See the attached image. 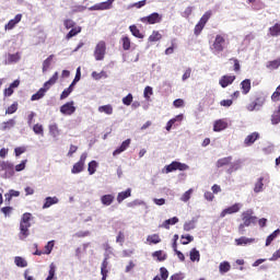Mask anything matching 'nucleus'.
I'll use <instances>...</instances> for the list:
<instances>
[{
    "label": "nucleus",
    "mask_w": 280,
    "mask_h": 280,
    "mask_svg": "<svg viewBox=\"0 0 280 280\" xmlns=\"http://www.w3.org/2000/svg\"><path fill=\"white\" fill-rule=\"evenodd\" d=\"M19 110V104L13 103L11 106H9L5 110V115H14Z\"/></svg>",
    "instance_id": "obj_51"
},
{
    "label": "nucleus",
    "mask_w": 280,
    "mask_h": 280,
    "mask_svg": "<svg viewBox=\"0 0 280 280\" xmlns=\"http://www.w3.org/2000/svg\"><path fill=\"white\" fill-rule=\"evenodd\" d=\"M258 139H259V133L253 132L245 138L244 144L247 147L253 145V143H255V141H257Z\"/></svg>",
    "instance_id": "obj_22"
},
{
    "label": "nucleus",
    "mask_w": 280,
    "mask_h": 280,
    "mask_svg": "<svg viewBox=\"0 0 280 280\" xmlns=\"http://www.w3.org/2000/svg\"><path fill=\"white\" fill-rule=\"evenodd\" d=\"M58 82V72H55L54 75L44 83V86L40 88L35 94L32 95L31 101L36 102L43 100L45 94Z\"/></svg>",
    "instance_id": "obj_1"
},
{
    "label": "nucleus",
    "mask_w": 280,
    "mask_h": 280,
    "mask_svg": "<svg viewBox=\"0 0 280 280\" xmlns=\"http://www.w3.org/2000/svg\"><path fill=\"white\" fill-rule=\"evenodd\" d=\"M241 89L243 95H248V93H250V79H245L244 81H242Z\"/></svg>",
    "instance_id": "obj_23"
},
{
    "label": "nucleus",
    "mask_w": 280,
    "mask_h": 280,
    "mask_svg": "<svg viewBox=\"0 0 280 280\" xmlns=\"http://www.w3.org/2000/svg\"><path fill=\"white\" fill-rule=\"evenodd\" d=\"M80 32H82V27L80 26L71 28V31L66 35L67 40L73 38V36H78Z\"/></svg>",
    "instance_id": "obj_34"
},
{
    "label": "nucleus",
    "mask_w": 280,
    "mask_h": 280,
    "mask_svg": "<svg viewBox=\"0 0 280 280\" xmlns=\"http://www.w3.org/2000/svg\"><path fill=\"white\" fill-rule=\"evenodd\" d=\"M231 270V262L230 261H222L219 265V272L220 275H226Z\"/></svg>",
    "instance_id": "obj_24"
},
{
    "label": "nucleus",
    "mask_w": 280,
    "mask_h": 280,
    "mask_svg": "<svg viewBox=\"0 0 280 280\" xmlns=\"http://www.w3.org/2000/svg\"><path fill=\"white\" fill-rule=\"evenodd\" d=\"M243 205L242 203H234L233 206L225 208L221 214L220 218H226V215H231L233 213H237L240 212V210L242 209Z\"/></svg>",
    "instance_id": "obj_10"
},
{
    "label": "nucleus",
    "mask_w": 280,
    "mask_h": 280,
    "mask_svg": "<svg viewBox=\"0 0 280 280\" xmlns=\"http://www.w3.org/2000/svg\"><path fill=\"white\" fill-rule=\"evenodd\" d=\"M27 165V160L22 161L20 164L15 165V172H23Z\"/></svg>",
    "instance_id": "obj_63"
},
{
    "label": "nucleus",
    "mask_w": 280,
    "mask_h": 280,
    "mask_svg": "<svg viewBox=\"0 0 280 280\" xmlns=\"http://www.w3.org/2000/svg\"><path fill=\"white\" fill-rule=\"evenodd\" d=\"M0 176L1 178H12L14 176V164L10 162H0Z\"/></svg>",
    "instance_id": "obj_5"
},
{
    "label": "nucleus",
    "mask_w": 280,
    "mask_h": 280,
    "mask_svg": "<svg viewBox=\"0 0 280 280\" xmlns=\"http://www.w3.org/2000/svg\"><path fill=\"white\" fill-rule=\"evenodd\" d=\"M113 3L115 0H107L105 2L96 3L89 8L90 12L102 11V10H110L113 8Z\"/></svg>",
    "instance_id": "obj_9"
},
{
    "label": "nucleus",
    "mask_w": 280,
    "mask_h": 280,
    "mask_svg": "<svg viewBox=\"0 0 280 280\" xmlns=\"http://www.w3.org/2000/svg\"><path fill=\"white\" fill-rule=\"evenodd\" d=\"M121 43H122V49H124L125 51H128V50L130 49V45H131L130 37H128V36H122Z\"/></svg>",
    "instance_id": "obj_47"
},
{
    "label": "nucleus",
    "mask_w": 280,
    "mask_h": 280,
    "mask_svg": "<svg viewBox=\"0 0 280 280\" xmlns=\"http://www.w3.org/2000/svg\"><path fill=\"white\" fill-rule=\"evenodd\" d=\"M190 261H200V252L197 250L196 248H192L190 250Z\"/></svg>",
    "instance_id": "obj_41"
},
{
    "label": "nucleus",
    "mask_w": 280,
    "mask_h": 280,
    "mask_svg": "<svg viewBox=\"0 0 280 280\" xmlns=\"http://www.w3.org/2000/svg\"><path fill=\"white\" fill-rule=\"evenodd\" d=\"M132 94L129 93L127 96L122 98V104H125V106H130V104H132Z\"/></svg>",
    "instance_id": "obj_60"
},
{
    "label": "nucleus",
    "mask_w": 280,
    "mask_h": 280,
    "mask_svg": "<svg viewBox=\"0 0 280 280\" xmlns=\"http://www.w3.org/2000/svg\"><path fill=\"white\" fill-rule=\"evenodd\" d=\"M129 30L136 38H143V34H141V31L137 27V25L129 26Z\"/></svg>",
    "instance_id": "obj_37"
},
{
    "label": "nucleus",
    "mask_w": 280,
    "mask_h": 280,
    "mask_svg": "<svg viewBox=\"0 0 280 280\" xmlns=\"http://www.w3.org/2000/svg\"><path fill=\"white\" fill-rule=\"evenodd\" d=\"M194 229H196V221L191 220V221H188L184 224V231H194Z\"/></svg>",
    "instance_id": "obj_52"
},
{
    "label": "nucleus",
    "mask_w": 280,
    "mask_h": 280,
    "mask_svg": "<svg viewBox=\"0 0 280 280\" xmlns=\"http://www.w3.org/2000/svg\"><path fill=\"white\" fill-rule=\"evenodd\" d=\"M21 19H23L22 14H16L13 20H10L8 24H5L4 30L10 31L13 27H16L19 23H21Z\"/></svg>",
    "instance_id": "obj_14"
},
{
    "label": "nucleus",
    "mask_w": 280,
    "mask_h": 280,
    "mask_svg": "<svg viewBox=\"0 0 280 280\" xmlns=\"http://www.w3.org/2000/svg\"><path fill=\"white\" fill-rule=\"evenodd\" d=\"M127 207H145V209H148V203L141 199H135L133 201L129 202Z\"/></svg>",
    "instance_id": "obj_31"
},
{
    "label": "nucleus",
    "mask_w": 280,
    "mask_h": 280,
    "mask_svg": "<svg viewBox=\"0 0 280 280\" xmlns=\"http://www.w3.org/2000/svg\"><path fill=\"white\" fill-rule=\"evenodd\" d=\"M92 78L94 80H102V78H108V75L106 74V71H101V72L93 71Z\"/></svg>",
    "instance_id": "obj_50"
},
{
    "label": "nucleus",
    "mask_w": 280,
    "mask_h": 280,
    "mask_svg": "<svg viewBox=\"0 0 280 280\" xmlns=\"http://www.w3.org/2000/svg\"><path fill=\"white\" fill-rule=\"evenodd\" d=\"M98 113H104L105 115H113V105H102L98 107Z\"/></svg>",
    "instance_id": "obj_32"
},
{
    "label": "nucleus",
    "mask_w": 280,
    "mask_h": 280,
    "mask_svg": "<svg viewBox=\"0 0 280 280\" xmlns=\"http://www.w3.org/2000/svg\"><path fill=\"white\" fill-rule=\"evenodd\" d=\"M101 202L104 207H110L113 202H115V196L114 195H103L101 197Z\"/></svg>",
    "instance_id": "obj_18"
},
{
    "label": "nucleus",
    "mask_w": 280,
    "mask_h": 280,
    "mask_svg": "<svg viewBox=\"0 0 280 280\" xmlns=\"http://www.w3.org/2000/svg\"><path fill=\"white\" fill-rule=\"evenodd\" d=\"M232 82H235V75H223L220 79L219 84L222 89H226V86H230Z\"/></svg>",
    "instance_id": "obj_15"
},
{
    "label": "nucleus",
    "mask_w": 280,
    "mask_h": 280,
    "mask_svg": "<svg viewBox=\"0 0 280 280\" xmlns=\"http://www.w3.org/2000/svg\"><path fill=\"white\" fill-rule=\"evenodd\" d=\"M101 272H108V256H105L101 265Z\"/></svg>",
    "instance_id": "obj_57"
},
{
    "label": "nucleus",
    "mask_w": 280,
    "mask_h": 280,
    "mask_svg": "<svg viewBox=\"0 0 280 280\" xmlns=\"http://www.w3.org/2000/svg\"><path fill=\"white\" fill-rule=\"evenodd\" d=\"M182 240H186V241H182V244L184 245V246H187V244H189L190 242H194V236H191V235H182Z\"/></svg>",
    "instance_id": "obj_61"
},
{
    "label": "nucleus",
    "mask_w": 280,
    "mask_h": 280,
    "mask_svg": "<svg viewBox=\"0 0 280 280\" xmlns=\"http://www.w3.org/2000/svg\"><path fill=\"white\" fill-rule=\"evenodd\" d=\"M266 104V96L264 94H259L255 101L246 105V110L249 113H253L254 110H259L260 108H264V105Z\"/></svg>",
    "instance_id": "obj_6"
},
{
    "label": "nucleus",
    "mask_w": 280,
    "mask_h": 280,
    "mask_svg": "<svg viewBox=\"0 0 280 280\" xmlns=\"http://www.w3.org/2000/svg\"><path fill=\"white\" fill-rule=\"evenodd\" d=\"M71 93H73V85H69L68 89L63 90L61 95H60V100H67V97L69 95H71Z\"/></svg>",
    "instance_id": "obj_49"
},
{
    "label": "nucleus",
    "mask_w": 280,
    "mask_h": 280,
    "mask_svg": "<svg viewBox=\"0 0 280 280\" xmlns=\"http://www.w3.org/2000/svg\"><path fill=\"white\" fill-rule=\"evenodd\" d=\"M73 104H74L73 101L63 104L60 107V114L61 115H73V113H75V106H73Z\"/></svg>",
    "instance_id": "obj_11"
},
{
    "label": "nucleus",
    "mask_w": 280,
    "mask_h": 280,
    "mask_svg": "<svg viewBox=\"0 0 280 280\" xmlns=\"http://www.w3.org/2000/svg\"><path fill=\"white\" fill-rule=\"evenodd\" d=\"M81 172H84V164H81V162H77L72 170L71 173L72 174H80Z\"/></svg>",
    "instance_id": "obj_38"
},
{
    "label": "nucleus",
    "mask_w": 280,
    "mask_h": 280,
    "mask_svg": "<svg viewBox=\"0 0 280 280\" xmlns=\"http://www.w3.org/2000/svg\"><path fill=\"white\" fill-rule=\"evenodd\" d=\"M150 95H154V91L152 90V86L148 85L144 88L143 97L150 100Z\"/></svg>",
    "instance_id": "obj_55"
},
{
    "label": "nucleus",
    "mask_w": 280,
    "mask_h": 280,
    "mask_svg": "<svg viewBox=\"0 0 280 280\" xmlns=\"http://www.w3.org/2000/svg\"><path fill=\"white\" fill-rule=\"evenodd\" d=\"M31 221L32 213H24L20 223V240H27V237H30V228L32 226Z\"/></svg>",
    "instance_id": "obj_3"
},
{
    "label": "nucleus",
    "mask_w": 280,
    "mask_h": 280,
    "mask_svg": "<svg viewBox=\"0 0 280 280\" xmlns=\"http://www.w3.org/2000/svg\"><path fill=\"white\" fill-rule=\"evenodd\" d=\"M132 196V189L128 188L125 191L118 192L117 195V202L118 205H121L122 200H126V198H130Z\"/></svg>",
    "instance_id": "obj_20"
},
{
    "label": "nucleus",
    "mask_w": 280,
    "mask_h": 280,
    "mask_svg": "<svg viewBox=\"0 0 280 280\" xmlns=\"http://www.w3.org/2000/svg\"><path fill=\"white\" fill-rule=\"evenodd\" d=\"M140 21H141V23H148L149 25H154V24L161 23V21H163V15L154 12L148 16L141 18Z\"/></svg>",
    "instance_id": "obj_8"
},
{
    "label": "nucleus",
    "mask_w": 280,
    "mask_h": 280,
    "mask_svg": "<svg viewBox=\"0 0 280 280\" xmlns=\"http://www.w3.org/2000/svg\"><path fill=\"white\" fill-rule=\"evenodd\" d=\"M267 69H269L270 71H275V69H278L280 67V58L272 60V61H268L266 63Z\"/></svg>",
    "instance_id": "obj_29"
},
{
    "label": "nucleus",
    "mask_w": 280,
    "mask_h": 280,
    "mask_svg": "<svg viewBox=\"0 0 280 280\" xmlns=\"http://www.w3.org/2000/svg\"><path fill=\"white\" fill-rule=\"evenodd\" d=\"M49 135L52 139H58L60 137V129L58 128V124L54 122L49 125Z\"/></svg>",
    "instance_id": "obj_19"
},
{
    "label": "nucleus",
    "mask_w": 280,
    "mask_h": 280,
    "mask_svg": "<svg viewBox=\"0 0 280 280\" xmlns=\"http://www.w3.org/2000/svg\"><path fill=\"white\" fill-rule=\"evenodd\" d=\"M279 235H280L279 229L273 231L269 236H267L266 246H270V244H272V242H275V240H277V237H279Z\"/></svg>",
    "instance_id": "obj_26"
},
{
    "label": "nucleus",
    "mask_w": 280,
    "mask_h": 280,
    "mask_svg": "<svg viewBox=\"0 0 280 280\" xmlns=\"http://www.w3.org/2000/svg\"><path fill=\"white\" fill-rule=\"evenodd\" d=\"M33 132H35V135H43L44 132L43 125L40 124L34 125Z\"/></svg>",
    "instance_id": "obj_59"
},
{
    "label": "nucleus",
    "mask_w": 280,
    "mask_h": 280,
    "mask_svg": "<svg viewBox=\"0 0 280 280\" xmlns=\"http://www.w3.org/2000/svg\"><path fill=\"white\" fill-rule=\"evenodd\" d=\"M178 224V218L173 217L171 219H167L163 222L162 226L163 229H170V225Z\"/></svg>",
    "instance_id": "obj_33"
},
{
    "label": "nucleus",
    "mask_w": 280,
    "mask_h": 280,
    "mask_svg": "<svg viewBox=\"0 0 280 280\" xmlns=\"http://www.w3.org/2000/svg\"><path fill=\"white\" fill-rule=\"evenodd\" d=\"M82 78V72L80 70V67L77 69V73L75 77L73 79V81L71 82L70 86H72L74 89L75 84H78V81Z\"/></svg>",
    "instance_id": "obj_54"
},
{
    "label": "nucleus",
    "mask_w": 280,
    "mask_h": 280,
    "mask_svg": "<svg viewBox=\"0 0 280 280\" xmlns=\"http://www.w3.org/2000/svg\"><path fill=\"white\" fill-rule=\"evenodd\" d=\"M130 143H132L131 139H127L125 141H122V143L120 144V147H118L114 152H113V156H119V154H121V152H126V150H128L130 148Z\"/></svg>",
    "instance_id": "obj_12"
},
{
    "label": "nucleus",
    "mask_w": 280,
    "mask_h": 280,
    "mask_svg": "<svg viewBox=\"0 0 280 280\" xmlns=\"http://www.w3.org/2000/svg\"><path fill=\"white\" fill-rule=\"evenodd\" d=\"M243 223L240 224L238 231L241 235H244V228L250 226V224H257V217L253 215V210H246L242 213Z\"/></svg>",
    "instance_id": "obj_4"
},
{
    "label": "nucleus",
    "mask_w": 280,
    "mask_h": 280,
    "mask_svg": "<svg viewBox=\"0 0 280 280\" xmlns=\"http://www.w3.org/2000/svg\"><path fill=\"white\" fill-rule=\"evenodd\" d=\"M270 36H280V24L276 23L269 28Z\"/></svg>",
    "instance_id": "obj_40"
},
{
    "label": "nucleus",
    "mask_w": 280,
    "mask_h": 280,
    "mask_svg": "<svg viewBox=\"0 0 280 280\" xmlns=\"http://www.w3.org/2000/svg\"><path fill=\"white\" fill-rule=\"evenodd\" d=\"M116 242H117V244H120V246H124V242H126V235L124 234V232H121V231L118 232Z\"/></svg>",
    "instance_id": "obj_56"
},
{
    "label": "nucleus",
    "mask_w": 280,
    "mask_h": 280,
    "mask_svg": "<svg viewBox=\"0 0 280 280\" xmlns=\"http://www.w3.org/2000/svg\"><path fill=\"white\" fill-rule=\"evenodd\" d=\"M14 264L18 268H27V260L21 256L14 258Z\"/></svg>",
    "instance_id": "obj_27"
},
{
    "label": "nucleus",
    "mask_w": 280,
    "mask_h": 280,
    "mask_svg": "<svg viewBox=\"0 0 280 280\" xmlns=\"http://www.w3.org/2000/svg\"><path fill=\"white\" fill-rule=\"evenodd\" d=\"M231 161H233L232 156L222 158L218 160L217 167H224L225 165H231Z\"/></svg>",
    "instance_id": "obj_28"
},
{
    "label": "nucleus",
    "mask_w": 280,
    "mask_h": 280,
    "mask_svg": "<svg viewBox=\"0 0 280 280\" xmlns=\"http://www.w3.org/2000/svg\"><path fill=\"white\" fill-rule=\"evenodd\" d=\"M264 191V177H258L254 184V194H261Z\"/></svg>",
    "instance_id": "obj_21"
},
{
    "label": "nucleus",
    "mask_w": 280,
    "mask_h": 280,
    "mask_svg": "<svg viewBox=\"0 0 280 280\" xmlns=\"http://www.w3.org/2000/svg\"><path fill=\"white\" fill-rule=\"evenodd\" d=\"M149 244H161V236L159 234H152L147 237Z\"/></svg>",
    "instance_id": "obj_36"
},
{
    "label": "nucleus",
    "mask_w": 280,
    "mask_h": 280,
    "mask_svg": "<svg viewBox=\"0 0 280 280\" xmlns=\"http://www.w3.org/2000/svg\"><path fill=\"white\" fill-rule=\"evenodd\" d=\"M93 56L96 61H102L106 58V42L100 40L96 44Z\"/></svg>",
    "instance_id": "obj_7"
},
{
    "label": "nucleus",
    "mask_w": 280,
    "mask_h": 280,
    "mask_svg": "<svg viewBox=\"0 0 280 280\" xmlns=\"http://www.w3.org/2000/svg\"><path fill=\"white\" fill-rule=\"evenodd\" d=\"M63 25L66 30H73V27H75V22H73V20H65Z\"/></svg>",
    "instance_id": "obj_58"
},
{
    "label": "nucleus",
    "mask_w": 280,
    "mask_h": 280,
    "mask_svg": "<svg viewBox=\"0 0 280 280\" xmlns=\"http://www.w3.org/2000/svg\"><path fill=\"white\" fill-rule=\"evenodd\" d=\"M54 244L55 241H49L47 245L45 246L44 255H51V252L54 250Z\"/></svg>",
    "instance_id": "obj_53"
},
{
    "label": "nucleus",
    "mask_w": 280,
    "mask_h": 280,
    "mask_svg": "<svg viewBox=\"0 0 280 280\" xmlns=\"http://www.w3.org/2000/svg\"><path fill=\"white\" fill-rule=\"evenodd\" d=\"M15 156H21V154H25L27 152V148L25 147H18L14 149Z\"/></svg>",
    "instance_id": "obj_62"
},
{
    "label": "nucleus",
    "mask_w": 280,
    "mask_h": 280,
    "mask_svg": "<svg viewBox=\"0 0 280 280\" xmlns=\"http://www.w3.org/2000/svg\"><path fill=\"white\" fill-rule=\"evenodd\" d=\"M228 127H229V122H226V120L224 119H219L213 124L214 132H222V130H226Z\"/></svg>",
    "instance_id": "obj_13"
},
{
    "label": "nucleus",
    "mask_w": 280,
    "mask_h": 280,
    "mask_svg": "<svg viewBox=\"0 0 280 280\" xmlns=\"http://www.w3.org/2000/svg\"><path fill=\"white\" fill-rule=\"evenodd\" d=\"M21 60V55H19V52L16 54H10L8 56V63L12 65L14 62H19Z\"/></svg>",
    "instance_id": "obj_42"
},
{
    "label": "nucleus",
    "mask_w": 280,
    "mask_h": 280,
    "mask_svg": "<svg viewBox=\"0 0 280 280\" xmlns=\"http://www.w3.org/2000/svg\"><path fill=\"white\" fill-rule=\"evenodd\" d=\"M254 242H255V238H249L246 236L235 238L236 246H248L249 244H254Z\"/></svg>",
    "instance_id": "obj_17"
},
{
    "label": "nucleus",
    "mask_w": 280,
    "mask_h": 280,
    "mask_svg": "<svg viewBox=\"0 0 280 280\" xmlns=\"http://www.w3.org/2000/svg\"><path fill=\"white\" fill-rule=\"evenodd\" d=\"M54 277H56V265L52 262L49 266L48 277L46 278V280H52Z\"/></svg>",
    "instance_id": "obj_48"
},
{
    "label": "nucleus",
    "mask_w": 280,
    "mask_h": 280,
    "mask_svg": "<svg viewBox=\"0 0 280 280\" xmlns=\"http://www.w3.org/2000/svg\"><path fill=\"white\" fill-rule=\"evenodd\" d=\"M152 257H156L158 261H165L167 259V255L163 254V250H156L152 254Z\"/></svg>",
    "instance_id": "obj_46"
},
{
    "label": "nucleus",
    "mask_w": 280,
    "mask_h": 280,
    "mask_svg": "<svg viewBox=\"0 0 280 280\" xmlns=\"http://www.w3.org/2000/svg\"><path fill=\"white\" fill-rule=\"evenodd\" d=\"M177 170V166H176V161L175 162H172L171 164L166 165L162 172L163 174H170L172 172H176Z\"/></svg>",
    "instance_id": "obj_35"
},
{
    "label": "nucleus",
    "mask_w": 280,
    "mask_h": 280,
    "mask_svg": "<svg viewBox=\"0 0 280 280\" xmlns=\"http://www.w3.org/2000/svg\"><path fill=\"white\" fill-rule=\"evenodd\" d=\"M54 60V55H50L47 57V59L44 60L43 62V73H46L48 71L49 67H51V61Z\"/></svg>",
    "instance_id": "obj_30"
},
{
    "label": "nucleus",
    "mask_w": 280,
    "mask_h": 280,
    "mask_svg": "<svg viewBox=\"0 0 280 280\" xmlns=\"http://www.w3.org/2000/svg\"><path fill=\"white\" fill-rule=\"evenodd\" d=\"M211 19V11H207L201 19L199 20V24H201L203 27L205 25H207V23L209 22V20Z\"/></svg>",
    "instance_id": "obj_43"
},
{
    "label": "nucleus",
    "mask_w": 280,
    "mask_h": 280,
    "mask_svg": "<svg viewBox=\"0 0 280 280\" xmlns=\"http://www.w3.org/2000/svg\"><path fill=\"white\" fill-rule=\"evenodd\" d=\"M60 199L58 197H46L44 200L43 209H49V207H54V205H58Z\"/></svg>",
    "instance_id": "obj_16"
},
{
    "label": "nucleus",
    "mask_w": 280,
    "mask_h": 280,
    "mask_svg": "<svg viewBox=\"0 0 280 280\" xmlns=\"http://www.w3.org/2000/svg\"><path fill=\"white\" fill-rule=\"evenodd\" d=\"M229 40L226 39V35L218 34L214 37L212 45L210 46V51L217 56V54H222L224 48L228 47Z\"/></svg>",
    "instance_id": "obj_2"
},
{
    "label": "nucleus",
    "mask_w": 280,
    "mask_h": 280,
    "mask_svg": "<svg viewBox=\"0 0 280 280\" xmlns=\"http://www.w3.org/2000/svg\"><path fill=\"white\" fill-rule=\"evenodd\" d=\"M194 194V189L190 188L186 192H184L180 197L182 202H189L191 199V195Z\"/></svg>",
    "instance_id": "obj_44"
},
{
    "label": "nucleus",
    "mask_w": 280,
    "mask_h": 280,
    "mask_svg": "<svg viewBox=\"0 0 280 280\" xmlns=\"http://www.w3.org/2000/svg\"><path fill=\"white\" fill-rule=\"evenodd\" d=\"M96 171H97V162L91 161L88 166V172L90 176H93V174H95Z\"/></svg>",
    "instance_id": "obj_45"
},
{
    "label": "nucleus",
    "mask_w": 280,
    "mask_h": 280,
    "mask_svg": "<svg viewBox=\"0 0 280 280\" xmlns=\"http://www.w3.org/2000/svg\"><path fill=\"white\" fill-rule=\"evenodd\" d=\"M176 167L179 172H186V170H189V165L180 162H176Z\"/></svg>",
    "instance_id": "obj_64"
},
{
    "label": "nucleus",
    "mask_w": 280,
    "mask_h": 280,
    "mask_svg": "<svg viewBox=\"0 0 280 280\" xmlns=\"http://www.w3.org/2000/svg\"><path fill=\"white\" fill-rule=\"evenodd\" d=\"M163 38V35L159 33L158 31H153V33L149 36V43H156V40H161Z\"/></svg>",
    "instance_id": "obj_39"
},
{
    "label": "nucleus",
    "mask_w": 280,
    "mask_h": 280,
    "mask_svg": "<svg viewBox=\"0 0 280 280\" xmlns=\"http://www.w3.org/2000/svg\"><path fill=\"white\" fill-rule=\"evenodd\" d=\"M16 126V120L9 119L8 121H4L1 124V130H12Z\"/></svg>",
    "instance_id": "obj_25"
}]
</instances>
